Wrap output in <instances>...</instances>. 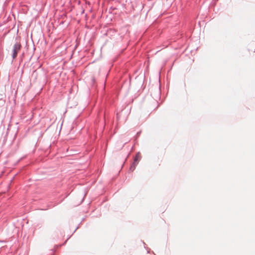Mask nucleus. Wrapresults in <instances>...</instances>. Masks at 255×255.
Instances as JSON below:
<instances>
[{
  "label": "nucleus",
  "mask_w": 255,
  "mask_h": 255,
  "mask_svg": "<svg viewBox=\"0 0 255 255\" xmlns=\"http://www.w3.org/2000/svg\"><path fill=\"white\" fill-rule=\"evenodd\" d=\"M21 48V45L19 43H15L12 50V58L14 59L17 56V53L19 51Z\"/></svg>",
  "instance_id": "nucleus-1"
},
{
  "label": "nucleus",
  "mask_w": 255,
  "mask_h": 255,
  "mask_svg": "<svg viewBox=\"0 0 255 255\" xmlns=\"http://www.w3.org/2000/svg\"><path fill=\"white\" fill-rule=\"evenodd\" d=\"M140 158H141L140 154L139 153H137L135 155V157L134 159V162H133V163L132 164L131 167H132V166H133V169H134L135 166L138 163V162L140 160Z\"/></svg>",
  "instance_id": "nucleus-2"
}]
</instances>
